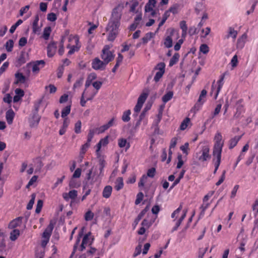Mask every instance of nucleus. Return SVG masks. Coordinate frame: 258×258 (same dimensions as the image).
Instances as JSON below:
<instances>
[{
    "mask_svg": "<svg viewBox=\"0 0 258 258\" xmlns=\"http://www.w3.org/2000/svg\"><path fill=\"white\" fill-rule=\"evenodd\" d=\"M122 10V8L118 6L112 11L111 17L106 27V31L109 32L108 40L110 41H113L118 34Z\"/></svg>",
    "mask_w": 258,
    "mask_h": 258,
    "instance_id": "1",
    "label": "nucleus"
},
{
    "mask_svg": "<svg viewBox=\"0 0 258 258\" xmlns=\"http://www.w3.org/2000/svg\"><path fill=\"white\" fill-rule=\"evenodd\" d=\"M85 229V227H82L79 231L70 258L72 257L77 249L80 251H83L87 246H91L93 243L94 237L92 235L91 232H89L83 235Z\"/></svg>",
    "mask_w": 258,
    "mask_h": 258,
    "instance_id": "2",
    "label": "nucleus"
},
{
    "mask_svg": "<svg viewBox=\"0 0 258 258\" xmlns=\"http://www.w3.org/2000/svg\"><path fill=\"white\" fill-rule=\"evenodd\" d=\"M214 144L213 149V155H221L224 142L222 141V137L220 133H217L215 136Z\"/></svg>",
    "mask_w": 258,
    "mask_h": 258,
    "instance_id": "3",
    "label": "nucleus"
},
{
    "mask_svg": "<svg viewBox=\"0 0 258 258\" xmlns=\"http://www.w3.org/2000/svg\"><path fill=\"white\" fill-rule=\"evenodd\" d=\"M210 149L208 146L204 145L202 147L201 150L196 153V158L200 162H204L211 158L209 154Z\"/></svg>",
    "mask_w": 258,
    "mask_h": 258,
    "instance_id": "4",
    "label": "nucleus"
},
{
    "mask_svg": "<svg viewBox=\"0 0 258 258\" xmlns=\"http://www.w3.org/2000/svg\"><path fill=\"white\" fill-rule=\"evenodd\" d=\"M110 46L108 45H106L103 47L101 57L102 59L107 64L109 62L113 60L115 55L113 52L110 50Z\"/></svg>",
    "mask_w": 258,
    "mask_h": 258,
    "instance_id": "5",
    "label": "nucleus"
},
{
    "mask_svg": "<svg viewBox=\"0 0 258 258\" xmlns=\"http://www.w3.org/2000/svg\"><path fill=\"white\" fill-rule=\"evenodd\" d=\"M224 79V75H222L221 76L220 79L217 82L218 86L217 87L216 85L215 84V81L212 83L211 86V95H212L214 94V99H216L218 94L223 85V81Z\"/></svg>",
    "mask_w": 258,
    "mask_h": 258,
    "instance_id": "6",
    "label": "nucleus"
},
{
    "mask_svg": "<svg viewBox=\"0 0 258 258\" xmlns=\"http://www.w3.org/2000/svg\"><path fill=\"white\" fill-rule=\"evenodd\" d=\"M167 32H169V35L167 36L164 40V44L166 48H170L172 46V36L175 33H176L177 35H178V33H176V31L174 29H170L167 30Z\"/></svg>",
    "mask_w": 258,
    "mask_h": 258,
    "instance_id": "7",
    "label": "nucleus"
},
{
    "mask_svg": "<svg viewBox=\"0 0 258 258\" xmlns=\"http://www.w3.org/2000/svg\"><path fill=\"white\" fill-rule=\"evenodd\" d=\"M106 65L103 60H101L98 57L94 58L92 62V67L95 70H104Z\"/></svg>",
    "mask_w": 258,
    "mask_h": 258,
    "instance_id": "8",
    "label": "nucleus"
},
{
    "mask_svg": "<svg viewBox=\"0 0 258 258\" xmlns=\"http://www.w3.org/2000/svg\"><path fill=\"white\" fill-rule=\"evenodd\" d=\"M78 192L76 190L73 189L69 191L68 194H66V201H68L69 199L71 200V205L72 206L80 202L77 198Z\"/></svg>",
    "mask_w": 258,
    "mask_h": 258,
    "instance_id": "9",
    "label": "nucleus"
},
{
    "mask_svg": "<svg viewBox=\"0 0 258 258\" xmlns=\"http://www.w3.org/2000/svg\"><path fill=\"white\" fill-rule=\"evenodd\" d=\"M165 64L164 62H160L158 64L156 69L158 71L156 73L154 80L156 82H157L163 76L165 72Z\"/></svg>",
    "mask_w": 258,
    "mask_h": 258,
    "instance_id": "10",
    "label": "nucleus"
},
{
    "mask_svg": "<svg viewBox=\"0 0 258 258\" xmlns=\"http://www.w3.org/2000/svg\"><path fill=\"white\" fill-rule=\"evenodd\" d=\"M55 224V222L51 220L49 225L46 228L45 230L44 231L42 234V238L45 239H49L50 236L51 235L52 230L54 228V224Z\"/></svg>",
    "mask_w": 258,
    "mask_h": 258,
    "instance_id": "11",
    "label": "nucleus"
},
{
    "mask_svg": "<svg viewBox=\"0 0 258 258\" xmlns=\"http://www.w3.org/2000/svg\"><path fill=\"white\" fill-rule=\"evenodd\" d=\"M68 42L67 47L81 46L79 38L77 35H70L68 38Z\"/></svg>",
    "mask_w": 258,
    "mask_h": 258,
    "instance_id": "12",
    "label": "nucleus"
},
{
    "mask_svg": "<svg viewBox=\"0 0 258 258\" xmlns=\"http://www.w3.org/2000/svg\"><path fill=\"white\" fill-rule=\"evenodd\" d=\"M115 118L113 117L107 123L100 126L98 128H96V130L97 131L98 134L102 133L110 127L113 126L115 124Z\"/></svg>",
    "mask_w": 258,
    "mask_h": 258,
    "instance_id": "13",
    "label": "nucleus"
},
{
    "mask_svg": "<svg viewBox=\"0 0 258 258\" xmlns=\"http://www.w3.org/2000/svg\"><path fill=\"white\" fill-rule=\"evenodd\" d=\"M88 91L85 90L82 94L80 104L82 106H84L86 104L87 101L92 99L95 95V93H94L92 95H85L86 94L88 93Z\"/></svg>",
    "mask_w": 258,
    "mask_h": 258,
    "instance_id": "14",
    "label": "nucleus"
},
{
    "mask_svg": "<svg viewBox=\"0 0 258 258\" xmlns=\"http://www.w3.org/2000/svg\"><path fill=\"white\" fill-rule=\"evenodd\" d=\"M40 116L37 112H33L32 117L29 119L30 125L31 127L37 126L40 121Z\"/></svg>",
    "mask_w": 258,
    "mask_h": 258,
    "instance_id": "15",
    "label": "nucleus"
},
{
    "mask_svg": "<svg viewBox=\"0 0 258 258\" xmlns=\"http://www.w3.org/2000/svg\"><path fill=\"white\" fill-rule=\"evenodd\" d=\"M15 84H24L26 81V78L22 73L17 72L15 74Z\"/></svg>",
    "mask_w": 258,
    "mask_h": 258,
    "instance_id": "16",
    "label": "nucleus"
},
{
    "mask_svg": "<svg viewBox=\"0 0 258 258\" xmlns=\"http://www.w3.org/2000/svg\"><path fill=\"white\" fill-rule=\"evenodd\" d=\"M45 63V62L43 60L35 61L32 67V72L34 73L38 72L40 69L44 67Z\"/></svg>",
    "mask_w": 258,
    "mask_h": 258,
    "instance_id": "17",
    "label": "nucleus"
},
{
    "mask_svg": "<svg viewBox=\"0 0 258 258\" xmlns=\"http://www.w3.org/2000/svg\"><path fill=\"white\" fill-rule=\"evenodd\" d=\"M23 217H19L13 220L9 224L8 228L15 229L16 227L20 226L22 223Z\"/></svg>",
    "mask_w": 258,
    "mask_h": 258,
    "instance_id": "18",
    "label": "nucleus"
},
{
    "mask_svg": "<svg viewBox=\"0 0 258 258\" xmlns=\"http://www.w3.org/2000/svg\"><path fill=\"white\" fill-rule=\"evenodd\" d=\"M56 44L55 43L53 42L50 43L47 47V56L49 57H51L53 56L56 52Z\"/></svg>",
    "mask_w": 258,
    "mask_h": 258,
    "instance_id": "19",
    "label": "nucleus"
},
{
    "mask_svg": "<svg viewBox=\"0 0 258 258\" xmlns=\"http://www.w3.org/2000/svg\"><path fill=\"white\" fill-rule=\"evenodd\" d=\"M207 92L206 90L203 89L200 95L198 102L196 104V106H202L206 100V95Z\"/></svg>",
    "mask_w": 258,
    "mask_h": 258,
    "instance_id": "20",
    "label": "nucleus"
},
{
    "mask_svg": "<svg viewBox=\"0 0 258 258\" xmlns=\"http://www.w3.org/2000/svg\"><path fill=\"white\" fill-rule=\"evenodd\" d=\"M26 53L22 51L16 60V66L20 67L26 62Z\"/></svg>",
    "mask_w": 258,
    "mask_h": 258,
    "instance_id": "21",
    "label": "nucleus"
},
{
    "mask_svg": "<svg viewBox=\"0 0 258 258\" xmlns=\"http://www.w3.org/2000/svg\"><path fill=\"white\" fill-rule=\"evenodd\" d=\"M247 39V35L243 34L239 37L237 42V47L239 49H242L245 45Z\"/></svg>",
    "mask_w": 258,
    "mask_h": 258,
    "instance_id": "22",
    "label": "nucleus"
},
{
    "mask_svg": "<svg viewBox=\"0 0 258 258\" xmlns=\"http://www.w3.org/2000/svg\"><path fill=\"white\" fill-rule=\"evenodd\" d=\"M14 116L15 113L12 109H9L6 112V117L9 124H11L12 123Z\"/></svg>",
    "mask_w": 258,
    "mask_h": 258,
    "instance_id": "23",
    "label": "nucleus"
},
{
    "mask_svg": "<svg viewBox=\"0 0 258 258\" xmlns=\"http://www.w3.org/2000/svg\"><path fill=\"white\" fill-rule=\"evenodd\" d=\"M241 138V136H236L230 139L229 143V148L230 149H233L235 146H236Z\"/></svg>",
    "mask_w": 258,
    "mask_h": 258,
    "instance_id": "24",
    "label": "nucleus"
},
{
    "mask_svg": "<svg viewBox=\"0 0 258 258\" xmlns=\"http://www.w3.org/2000/svg\"><path fill=\"white\" fill-rule=\"evenodd\" d=\"M156 4V0H149L145 7L146 12H150L155 7Z\"/></svg>",
    "mask_w": 258,
    "mask_h": 258,
    "instance_id": "25",
    "label": "nucleus"
},
{
    "mask_svg": "<svg viewBox=\"0 0 258 258\" xmlns=\"http://www.w3.org/2000/svg\"><path fill=\"white\" fill-rule=\"evenodd\" d=\"M112 190V188L110 185L106 186L103 190L102 196L105 198H108L110 197Z\"/></svg>",
    "mask_w": 258,
    "mask_h": 258,
    "instance_id": "26",
    "label": "nucleus"
},
{
    "mask_svg": "<svg viewBox=\"0 0 258 258\" xmlns=\"http://www.w3.org/2000/svg\"><path fill=\"white\" fill-rule=\"evenodd\" d=\"M20 230L17 229H13L10 233V239L11 240L14 241L17 240L20 236Z\"/></svg>",
    "mask_w": 258,
    "mask_h": 258,
    "instance_id": "27",
    "label": "nucleus"
},
{
    "mask_svg": "<svg viewBox=\"0 0 258 258\" xmlns=\"http://www.w3.org/2000/svg\"><path fill=\"white\" fill-rule=\"evenodd\" d=\"M237 31L235 30L232 27H229L228 31V34L226 36V38L228 39L229 37H232L233 39H235L237 37Z\"/></svg>",
    "mask_w": 258,
    "mask_h": 258,
    "instance_id": "28",
    "label": "nucleus"
},
{
    "mask_svg": "<svg viewBox=\"0 0 258 258\" xmlns=\"http://www.w3.org/2000/svg\"><path fill=\"white\" fill-rule=\"evenodd\" d=\"M115 188L118 191L123 187V181L122 177H118L115 181Z\"/></svg>",
    "mask_w": 258,
    "mask_h": 258,
    "instance_id": "29",
    "label": "nucleus"
},
{
    "mask_svg": "<svg viewBox=\"0 0 258 258\" xmlns=\"http://www.w3.org/2000/svg\"><path fill=\"white\" fill-rule=\"evenodd\" d=\"M155 36V33L153 32H148L146 34L145 36L142 38L143 43L144 44H146L148 43L149 41H150L152 38H154Z\"/></svg>",
    "mask_w": 258,
    "mask_h": 258,
    "instance_id": "30",
    "label": "nucleus"
},
{
    "mask_svg": "<svg viewBox=\"0 0 258 258\" xmlns=\"http://www.w3.org/2000/svg\"><path fill=\"white\" fill-rule=\"evenodd\" d=\"M51 32V29L50 27L48 26L45 27L42 34L43 38L45 40H48L49 38Z\"/></svg>",
    "mask_w": 258,
    "mask_h": 258,
    "instance_id": "31",
    "label": "nucleus"
},
{
    "mask_svg": "<svg viewBox=\"0 0 258 258\" xmlns=\"http://www.w3.org/2000/svg\"><path fill=\"white\" fill-rule=\"evenodd\" d=\"M131 111L129 109L124 111L121 117L122 120L124 122L129 121L131 119Z\"/></svg>",
    "mask_w": 258,
    "mask_h": 258,
    "instance_id": "32",
    "label": "nucleus"
},
{
    "mask_svg": "<svg viewBox=\"0 0 258 258\" xmlns=\"http://www.w3.org/2000/svg\"><path fill=\"white\" fill-rule=\"evenodd\" d=\"M214 159H216V161L215 163V170L214 173H215L217 171L221 162V155H213Z\"/></svg>",
    "mask_w": 258,
    "mask_h": 258,
    "instance_id": "33",
    "label": "nucleus"
},
{
    "mask_svg": "<svg viewBox=\"0 0 258 258\" xmlns=\"http://www.w3.org/2000/svg\"><path fill=\"white\" fill-rule=\"evenodd\" d=\"M179 58V55L178 53H175L172 57L170 59L169 61V66L170 67H172L175 64H176L177 61H178Z\"/></svg>",
    "mask_w": 258,
    "mask_h": 258,
    "instance_id": "34",
    "label": "nucleus"
},
{
    "mask_svg": "<svg viewBox=\"0 0 258 258\" xmlns=\"http://www.w3.org/2000/svg\"><path fill=\"white\" fill-rule=\"evenodd\" d=\"M210 205V203L209 202H203V204L200 207V209H201V212L200 213L201 216H204L205 214V211L209 208Z\"/></svg>",
    "mask_w": 258,
    "mask_h": 258,
    "instance_id": "35",
    "label": "nucleus"
},
{
    "mask_svg": "<svg viewBox=\"0 0 258 258\" xmlns=\"http://www.w3.org/2000/svg\"><path fill=\"white\" fill-rule=\"evenodd\" d=\"M173 92L171 91H169L162 97L163 102L164 103H166V102H167L172 99V98L173 97Z\"/></svg>",
    "mask_w": 258,
    "mask_h": 258,
    "instance_id": "36",
    "label": "nucleus"
},
{
    "mask_svg": "<svg viewBox=\"0 0 258 258\" xmlns=\"http://www.w3.org/2000/svg\"><path fill=\"white\" fill-rule=\"evenodd\" d=\"M155 219V218L153 219H151L150 221L144 219L142 222V225L144 227L148 228L154 223Z\"/></svg>",
    "mask_w": 258,
    "mask_h": 258,
    "instance_id": "37",
    "label": "nucleus"
},
{
    "mask_svg": "<svg viewBox=\"0 0 258 258\" xmlns=\"http://www.w3.org/2000/svg\"><path fill=\"white\" fill-rule=\"evenodd\" d=\"M31 199L29 201L28 204L27 205V207H26L27 209L28 210L32 209L33 208V206L34 205L35 197H36L35 194H34V193L32 194L31 196Z\"/></svg>",
    "mask_w": 258,
    "mask_h": 258,
    "instance_id": "38",
    "label": "nucleus"
},
{
    "mask_svg": "<svg viewBox=\"0 0 258 258\" xmlns=\"http://www.w3.org/2000/svg\"><path fill=\"white\" fill-rule=\"evenodd\" d=\"M14 46V41L12 39L9 40L5 44V47L8 52H11L12 51Z\"/></svg>",
    "mask_w": 258,
    "mask_h": 258,
    "instance_id": "39",
    "label": "nucleus"
},
{
    "mask_svg": "<svg viewBox=\"0 0 258 258\" xmlns=\"http://www.w3.org/2000/svg\"><path fill=\"white\" fill-rule=\"evenodd\" d=\"M148 97V93H143L138 98L137 103L143 105Z\"/></svg>",
    "mask_w": 258,
    "mask_h": 258,
    "instance_id": "40",
    "label": "nucleus"
},
{
    "mask_svg": "<svg viewBox=\"0 0 258 258\" xmlns=\"http://www.w3.org/2000/svg\"><path fill=\"white\" fill-rule=\"evenodd\" d=\"M179 5L177 4L173 5L172 6H171L169 9L166 12H168V14L169 13H172L173 14H176L178 13V10Z\"/></svg>",
    "mask_w": 258,
    "mask_h": 258,
    "instance_id": "41",
    "label": "nucleus"
},
{
    "mask_svg": "<svg viewBox=\"0 0 258 258\" xmlns=\"http://www.w3.org/2000/svg\"><path fill=\"white\" fill-rule=\"evenodd\" d=\"M180 149L182 151L183 153L187 155L188 154V150H189L188 143H185L183 145L180 146Z\"/></svg>",
    "mask_w": 258,
    "mask_h": 258,
    "instance_id": "42",
    "label": "nucleus"
},
{
    "mask_svg": "<svg viewBox=\"0 0 258 258\" xmlns=\"http://www.w3.org/2000/svg\"><path fill=\"white\" fill-rule=\"evenodd\" d=\"M32 31L34 34H37L40 31V27L38 26V23L33 22L32 24Z\"/></svg>",
    "mask_w": 258,
    "mask_h": 258,
    "instance_id": "43",
    "label": "nucleus"
},
{
    "mask_svg": "<svg viewBox=\"0 0 258 258\" xmlns=\"http://www.w3.org/2000/svg\"><path fill=\"white\" fill-rule=\"evenodd\" d=\"M190 121V119L189 118H186L185 119L183 120V121L181 122L180 128L181 130H184L187 126V125L188 123Z\"/></svg>",
    "mask_w": 258,
    "mask_h": 258,
    "instance_id": "44",
    "label": "nucleus"
},
{
    "mask_svg": "<svg viewBox=\"0 0 258 258\" xmlns=\"http://www.w3.org/2000/svg\"><path fill=\"white\" fill-rule=\"evenodd\" d=\"M147 180V176L146 175L144 174L142 175L141 178H140V181L138 183V186L139 187H143L145 185V183L146 182Z\"/></svg>",
    "mask_w": 258,
    "mask_h": 258,
    "instance_id": "45",
    "label": "nucleus"
},
{
    "mask_svg": "<svg viewBox=\"0 0 258 258\" xmlns=\"http://www.w3.org/2000/svg\"><path fill=\"white\" fill-rule=\"evenodd\" d=\"M70 50L68 52V56L71 55L73 54H74L75 52H78L80 49V47L77 46V47H67Z\"/></svg>",
    "mask_w": 258,
    "mask_h": 258,
    "instance_id": "46",
    "label": "nucleus"
},
{
    "mask_svg": "<svg viewBox=\"0 0 258 258\" xmlns=\"http://www.w3.org/2000/svg\"><path fill=\"white\" fill-rule=\"evenodd\" d=\"M170 14L168 12H165L163 15V18L161 22L159 24V27H161L165 23L168 18L169 17Z\"/></svg>",
    "mask_w": 258,
    "mask_h": 258,
    "instance_id": "47",
    "label": "nucleus"
},
{
    "mask_svg": "<svg viewBox=\"0 0 258 258\" xmlns=\"http://www.w3.org/2000/svg\"><path fill=\"white\" fill-rule=\"evenodd\" d=\"M46 90H48L49 93H54L56 91V88L54 85L50 84L48 86H46L45 87Z\"/></svg>",
    "mask_w": 258,
    "mask_h": 258,
    "instance_id": "48",
    "label": "nucleus"
},
{
    "mask_svg": "<svg viewBox=\"0 0 258 258\" xmlns=\"http://www.w3.org/2000/svg\"><path fill=\"white\" fill-rule=\"evenodd\" d=\"M43 201L41 200H39L37 201L36 208L35 209V212L36 213H39L42 209L43 206Z\"/></svg>",
    "mask_w": 258,
    "mask_h": 258,
    "instance_id": "49",
    "label": "nucleus"
},
{
    "mask_svg": "<svg viewBox=\"0 0 258 258\" xmlns=\"http://www.w3.org/2000/svg\"><path fill=\"white\" fill-rule=\"evenodd\" d=\"M94 217V214L91 211H88L86 213L85 215V219L86 221H90Z\"/></svg>",
    "mask_w": 258,
    "mask_h": 258,
    "instance_id": "50",
    "label": "nucleus"
},
{
    "mask_svg": "<svg viewBox=\"0 0 258 258\" xmlns=\"http://www.w3.org/2000/svg\"><path fill=\"white\" fill-rule=\"evenodd\" d=\"M144 197V194L142 192H139L137 195V198L135 201V204L138 205L139 204L141 201L143 200Z\"/></svg>",
    "mask_w": 258,
    "mask_h": 258,
    "instance_id": "51",
    "label": "nucleus"
},
{
    "mask_svg": "<svg viewBox=\"0 0 258 258\" xmlns=\"http://www.w3.org/2000/svg\"><path fill=\"white\" fill-rule=\"evenodd\" d=\"M81 121L80 120H78L76 123L75 125V132L77 134H79L81 133Z\"/></svg>",
    "mask_w": 258,
    "mask_h": 258,
    "instance_id": "52",
    "label": "nucleus"
},
{
    "mask_svg": "<svg viewBox=\"0 0 258 258\" xmlns=\"http://www.w3.org/2000/svg\"><path fill=\"white\" fill-rule=\"evenodd\" d=\"M200 50L204 54L207 53L209 51V47L207 44H202L200 46Z\"/></svg>",
    "mask_w": 258,
    "mask_h": 258,
    "instance_id": "53",
    "label": "nucleus"
},
{
    "mask_svg": "<svg viewBox=\"0 0 258 258\" xmlns=\"http://www.w3.org/2000/svg\"><path fill=\"white\" fill-rule=\"evenodd\" d=\"M127 144V141L125 139L121 138L118 140V145L120 148L125 147Z\"/></svg>",
    "mask_w": 258,
    "mask_h": 258,
    "instance_id": "54",
    "label": "nucleus"
},
{
    "mask_svg": "<svg viewBox=\"0 0 258 258\" xmlns=\"http://www.w3.org/2000/svg\"><path fill=\"white\" fill-rule=\"evenodd\" d=\"M73 178L71 179L69 182V186L71 188L77 187L79 186V184L76 181V180Z\"/></svg>",
    "mask_w": 258,
    "mask_h": 258,
    "instance_id": "55",
    "label": "nucleus"
},
{
    "mask_svg": "<svg viewBox=\"0 0 258 258\" xmlns=\"http://www.w3.org/2000/svg\"><path fill=\"white\" fill-rule=\"evenodd\" d=\"M143 106V105L142 104H139V103H137V104L136 105L135 108H134V111H135V113L134 114V116L135 117L137 116L138 115V113H139L142 107Z\"/></svg>",
    "mask_w": 258,
    "mask_h": 258,
    "instance_id": "56",
    "label": "nucleus"
},
{
    "mask_svg": "<svg viewBox=\"0 0 258 258\" xmlns=\"http://www.w3.org/2000/svg\"><path fill=\"white\" fill-rule=\"evenodd\" d=\"M37 178L38 176L36 175H34L32 176L27 184L26 187L29 188L30 186H32L33 183L37 181Z\"/></svg>",
    "mask_w": 258,
    "mask_h": 258,
    "instance_id": "57",
    "label": "nucleus"
},
{
    "mask_svg": "<svg viewBox=\"0 0 258 258\" xmlns=\"http://www.w3.org/2000/svg\"><path fill=\"white\" fill-rule=\"evenodd\" d=\"M182 209V206L180 205L179 207L175 210L171 214V218H176L178 215L179 212L181 211Z\"/></svg>",
    "mask_w": 258,
    "mask_h": 258,
    "instance_id": "58",
    "label": "nucleus"
},
{
    "mask_svg": "<svg viewBox=\"0 0 258 258\" xmlns=\"http://www.w3.org/2000/svg\"><path fill=\"white\" fill-rule=\"evenodd\" d=\"M156 172V169L155 168H151L149 169L147 173V177L149 176L150 177H153L155 176Z\"/></svg>",
    "mask_w": 258,
    "mask_h": 258,
    "instance_id": "59",
    "label": "nucleus"
},
{
    "mask_svg": "<svg viewBox=\"0 0 258 258\" xmlns=\"http://www.w3.org/2000/svg\"><path fill=\"white\" fill-rule=\"evenodd\" d=\"M56 16L53 13H50L47 15V20L51 22H54L56 20Z\"/></svg>",
    "mask_w": 258,
    "mask_h": 258,
    "instance_id": "60",
    "label": "nucleus"
},
{
    "mask_svg": "<svg viewBox=\"0 0 258 258\" xmlns=\"http://www.w3.org/2000/svg\"><path fill=\"white\" fill-rule=\"evenodd\" d=\"M9 63L8 61L5 62L0 68V74H3L8 68Z\"/></svg>",
    "mask_w": 258,
    "mask_h": 258,
    "instance_id": "61",
    "label": "nucleus"
},
{
    "mask_svg": "<svg viewBox=\"0 0 258 258\" xmlns=\"http://www.w3.org/2000/svg\"><path fill=\"white\" fill-rule=\"evenodd\" d=\"M29 8V5H27L24 7L21 8L19 12L20 15L22 16L25 13H27Z\"/></svg>",
    "mask_w": 258,
    "mask_h": 258,
    "instance_id": "62",
    "label": "nucleus"
},
{
    "mask_svg": "<svg viewBox=\"0 0 258 258\" xmlns=\"http://www.w3.org/2000/svg\"><path fill=\"white\" fill-rule=\"evenodd\" d=\"M16 96H18L21 98H22L24 96V91L20 88H17L15 91Z\"/></svg>",
    "mask_w": 258,
    "mask_h": 258,
    "instance_id": "63",
    "label": "nucleus"
},
{
    "mask_svg": "<svg viewBox=\"0 0 258 258\" xmlns=\"http://www.w3.org/2000/svg\"><path fill=\"white\" fill-rule=\"evenodd\" d=\"M178 162L177 164L176 168L178 169L180 168L183 164V161L182 159V155H179L177 157Z\"/></svg>",
    "mask_w": 258,
    "mask_h": 258,
    "instance_id": "64",
    "label": "nucleus"
}]
</instances>
